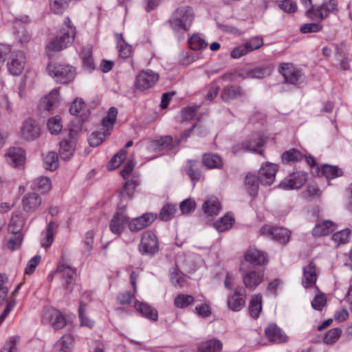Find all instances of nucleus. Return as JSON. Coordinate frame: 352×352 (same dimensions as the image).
Masks as SVG:
<instances>
[{"mask_svg":"<svg viewBox=\"0 0 352 352\" xmlns=\"http://www.w3.org/2000/svg\"><path fill=\"white\" fill-rule=\"evenodd\" d=\"M318 174L324 176L329 180L342 176L343 171L338 166L324 164L318 168Z\"/></svg>","mask_w":352,"mask_h":352,"instance_id":"30","label":"nucleus"},{"mask_svg":"<svg viewBox=\"0 0 352 352\" xmlns=\"http://www.w3.org/2000/svg\"><path fill=\"white\" fill-rule=\"evenodd\" d=\"M278 166L272 163H266L261 166L258 172L260 183L263 185H272L275 179Z\"/></svg>","mask_w":352,"mask_h":352,"instance_id":"12","label":"nucleus"},{"mask_svg":"<svg viewBox=\"0 0 352 352\" xmlns=\"http://www.w3.org/2000/svg\"><path fill=\"white\" fill-rule=\"evenodd\" d=\"M134 307L143 316L153 321H157L158 314L155 309L147 303L136 301Z\"/></svg>","mask_w":352,"mask_h":352,"instance_id":"26","label":"nucleus"},{"mask_svg":"<svg viewBox=\"0 0 352 352\" xmlns=\"http://www.w3.org/2000/svg\"><path fill=\"white\" fill-rule=\"evenodd\" d=\"M135 183L136 180L134 179H131V180H129L124 183L123 188L120 192V195L122 198L131 197L135 188Z\"/></svg>","mask_w":352,"mask_h":352,"instance_id":"58","label":"nucleus"},{"mask_svg":"<svg viewBox=\"0 0 352 352\" xmlns=\"http://www.w3.org/2000/svg\"><path fill=\"white\" fill-rule=\"evenodd\" d=\"M265 333L267 338L271 342L281 343L286 342L287 339V336L283 332L281 329L274 323L269 324L266 327Z\"/></svg>","mask_w":352,"mask_h":352,"instance_id":"23","label":"nucleus"},{"mask_svg":"<svg viewBox=\"0 0 352 352\" xmlns=\"http://www.w3.org/2000/svg\"><path fill=\"white\" fill-rule=\"evenodd\" d=\"M196 203L193 199H186L180 204V210L183 214H187L195 210Z\"/></svg>","mask_w":352,"mask_h":352,"instance_id":"64","label":"nucleus"},{"mask_svg":"<svg viewBox=\"0 0 352 352\" xmlns=\"http://www.w3.org/2000/svg\"><path fill=\"white\" fill-rule=\"evenodd\" d=\"M336 225L331 221H322L318 223L312 230L313 235L321 236L327 235L335 230Z\"/></svg>","mask_w":352,"mask_h":352,"instance_id":"27","label":"nucleus"},{"mask_svg":"<svg viewBox=\"0 0 352 352\" xmlns=\"http://www.w3.org/2000/svg\"><path fill=\"white\" fill-rule=\"evenodd\" d=\"M198 162L195 160H189L186 170L192 182H197L201 177V171L198 168Z\"/></svg>","mask_w":352,"mask_h":352,"instance_id":"41","label":"nucleus"},{"mask_svg":"<svg viewBox=\"0 0 352 352\" xmlns=\"http://www.w3.org/2000/svg\"><path fill=\"white\" fill-rule=\"evenodd\" d=\"M120 41L118 42V54L120 57L126 58L131 56L132 48L124 42L122 34H120Z\"/></svg>","mask_w":352,"mask_h":352,"instance_id":"54","label":"nucleus"},{"mask_svg":"<svg viewBox=\"0 0 352 352\" xmlns=\"http://www.w3.org/2000/svg\"><path fill=\"white\" fill-rule=\"evenodd\" d=\"M335 58L337 62V65L340 66V68L342 70H348L350 68L349 64V58L346 53L344 52H340L338 49H336L335 54Z\"/></svg>","mask_w":352,"mask_h":352,"instance_id":"52","label":"nucleus"},{"mask_svg":"<svg viewBox=\"0 0 352 352\" xmlns=\"http://www.w3.org/2000/svg\"><path fill=\"white\" fill-rule=\"evenodd\" d=\"M127 151L125 148H122L119 153L116 154L108 163L107 168L109 170H115L120 166L126 157Z\"/></svg>","mask_w":352,"mask_h":352,"instance_id":"43","label":"nucleus"},{"mask_svg":"<svg viewBox=\"0 0 352 352\" xmlns=\"http://www.w3.org/2000/svg\"><path fill=\"white\" fill-rule=\"evenodd\" d=\"M44 164L47 170L53 171L58 167V157L56 152H49L44 157Z\"/></svg>","mask_w":352,"mask_h":352,"instance_id":"44","label":"nucleus"},{"mask_svg":"<svg viewBox=\"0 0 352 352\" xmlns=\"http://www.w3.org/2000/svg\"><path fill=\"white\" fill-rule=\"evenodd\" d=\"M279 70L286 82L296 85L302 78L301 72L289 63L280 65Z\"/></svg>","mask_w":352,"mask_h":352,"instance_id":"15","label":"nucleus"},{"mask_svg":"<svg viewBox=\"0 0 352 352\" xmlns=\"http://www.w3.org/2000/svg\"><path fill=\"white\" fill-rule=\"evenodd\" d=\"M245 151H251L257 153L261 155H263V150H259L256 146H251L250 143L242 142L232 147V152L234 155H240Z\"/></svg>","mask_w":352,"mask_h":352,"instance_id":"35","label":"nucleus"},{"mask_svg":"<svg viewBox=\"0 0 352 352\" xmlns=\"http://www.w3.org/2000/svg\"><path fill=\"white\" fill-rule=\"evenodd\" d=\"M342 334V329L340 328H333L330 329L324 336L323 342L327 344L335 343Z\"/></svg>","mask_w":352,"mask_h":352,"instance_id":"51","label":"nucleus"},{"mask_svg":"<svg viewBox=\"0 0 352 352\" xmlns=\"http://www.w3.org/2000/svg\"><path fill=\"white\" fill-rule=\"evenodd\" d=\"M58 227V225L54 222V221H50L47 226V229H46V232H45V236L43 238V241H42V246L43 247H45V248H49L53 241H54V233L56 232V230H57Z\"/></svg>","mask_w":352,"mask_h":352,"instance_id":"36","label":"nucleus"},{"mask_svg":"<svg viewBox=\"0 0 352 352\" xmlns=\"http://www.w3.org/2000/svg\"><path fill=\"white\" fill-rule=\"evenodd\" d=\"M307 179L305 173L296 172L294 173L287 181L282 182L280 186L284 189H298L305 184Z\"/></svg>","mask_w":352,"mask_h":352,"instance_id":"18","label":"nucleus"},{"mask_svg":"<svg viewBox=\"0 0 352 352\" xmlns=\"http://www.w3.org/2000/svg\"><path fill=\"white\" fill-rule=\"evenodd\" d=\"M302 4L307 8V16L312 19L322 20L328 16L330 12L336 10L337 4L334 0H329L324 2L319 7H315L311 0H301Z\"/></svg>","mask_w":352,"mask_h":352,"instance_id":"3","label":"nucleus"},{"mask_svg":"<svg viewBox=\"0 0 352 352\" xmlns=\"http://www.w3.org/2000/svg\"><path fill=\"white\" fill-rule=\"evenodd\" d=\"M282 161L283 163L289 164L298 162L304 157V155L298 150L295 148L289 149L282 154Z\"/></svg>","mask_w":352,"mask_h":352,"instance_id":"37","label":"nucleus"},{"mask_svg":"<svg viewBox=\"0 0 352 352\" xmlns=\"http://www.w3.org/2000/svg\"><path fill=\"white\" fill-rule=\"evenodd\" d=\"M350 232L347 229L342 230L340 232H336L333 236V241L337 245L344 244L348 242Z\"/></svg>","mask_w":352,"mask_h":352,"instance_id":"60","label":"nucleus"},{"mask_svg":"<svg viewBox=\"0 0 352 352\" xmlns=\"http://www.w3.org/2000/svg\"><path fill=\"white\" fill-rule=\"evenodd\" d=\"M43 320H48L52 326L56 329H62L66 324L64 316L56 309H50L45 312Z\"/></svg>","mask_w":352,"mask_h":352,"instance_id":"22","label":"nucleus"},{"mask_svg":"<svg viewBox=\"0 0 352 352\" xmlns=\"http://www.w3.org/2000/svg\"><path fill=\"white\" fill-rule=\"evenodd\" d=\"M176 212V207L173 204H167L164 206L160 213V218L162 221H169L173 217L175 212Z\"/></svg>","mask_w":352,"mask_h":352,"instance_id":"59","label":"nucleus"},{"mask_svg":"<svg viewBox=\"0 0 352 352\" xmlns=\"http://www.w3.org/2000/svg\"><path fill=\"white\" fill-rule=\"evenodd\" d=\"M249 313L250 316L256 319L259 317L262 310V296L261 294L254 295L249 303Z\"/></svg>","mask_w":352,"mask_h":352,"instance_id":"32","label":"nucleus"},{"mask_svg":"<svg viewBox=\"0 0 352 352\" xmlns=\"http://www.w3.org/2000/svg\"><path fill=\"white\" fill-rule=\"evenodd\" d=\"M261 234L267 236L272 239L285 244L290 238L289 231L282 227L264 225L260 230Z\"/></svg>","mask_w":352,"mask_h":352,"instance_id":"5","label":"nucleus"},{"mask_svg":"<svg viewBox=\"0 0 352 352\" xmlns=\"http://www.w3.org/2000/svg\"><path fill=\"white\" fill-rule=\"evenodd\" d=\"M70 0H50V10L56 14H62L69 6Z\"/></svg>","mask_w":352,"mask_h":352,"instance_id":"46","label":"nucleus"},{"mask_svg":"<svg viewBox=\"0 0 352 352\" xmlns=\"http://www.w3.org/2000/svg\"><path fill=\"white\" fill-rule=\"evenodd\" d=\"M194 302V297L191 295L184 294H178L174 300V304L177 308L184 309Z\"/></svg>","mask_w":352,"mask_h":352,"instance_id":"49","label":"nucleus"},{"mask_svg":"<svg viewBox=\"0 0 352 352\" xmlns=\"http://www.w3.org/2000/svg\"><path fill=\"white\" fill-rule=\"evenodd\" d=\"M322 26L319 23H305L300 26V31L303 34L318 32L320 31Z\"/></svg>","mask_w":352,"mask_h":352,"instance_id":"63","label":"nucleus"},{"mask_svg":"<svg viewBox=\"0 0 352 352\" xmlns=\"http://www.w3.org/2000/svg\"><path fill=\"white\" fill-rule=\"evenodd\" d=\"M272 72L270 67H255L248 72V75L250 78H263L269 76Z\"/></svg>","mask_w":352,"mask_h":352,"instance_id":"55","label":"nucleus"},{"mask_svg":"<svg viewBox=\"0 0 352 352\" xmlns=\"http://www.w3.org/2000/svg\"><path fill=\"white\" fill-rule=\"evenodd\" d=\"M52 188L51 181L47 177H39L33 183L32 188L42 193L48 192Z\"/></svg>","mask_w":352,"mask_h":352,"instance_id":"39","label":"nucleus"},{"mask_svg":"<svg viewBox=\"0 0 352 352\" xmlns=\"http://www.w3.org/2000/svg\"><path fill=\"white\" fill-rule=\"evenodd\" d=\"M264 44L262 37L256 36L252 37L245 43L250 52L261 48Z\"/></svg>","mask_w":352,"mask_h":352,"instance_id":"61","label":"nucleus"},{"mask_svg":"<svg viewBox=\"0 0 352 352\" xmlns=\"http://www.w3.org/2000/svg\"><path fill=\"white\" fill-rule=\"evenodd\" d=\"M278 7L284 12L294 13L297 10V5L292 0H283L278 2Z\"/></svg>","mask_w":352,"mask_h":352,"instance_id":"62","label":"nucleus"},{"mask_svg":"<svg viewBox=\"0 0 352 352\" xmlns=\"http://www.w3.org/2000/svg\"><path fill=\"white\" fill-rule=\"evenodd\" d=\"M157 216L153 213H146L141 217L133 219L129 223V228L132 232L140 231L151 224Z\"/></svg>","mask_w":352,"mask_h":352,"instance_id":"16","label":"nucleus"},{"mask_svg":"<svg viewBox=\"0 0 352 352\" xmlns=\"http://www.w3.org/2000/svg\"><path fill=\"white\" fill-rule=\"evenodd\" d=\"M41 204V198L35 192L25 195L22 199L23 208L27 212H34Z\"/></svg>","mask_w":352,"mask_h":352,"instance_id":"25","label":"nucleus"},{"mask_svg":"<svg viewBox=\"0 0 352 352\" xmlns=\"http://www.w3.org/2000/svg\"><path fill=\"white\" fill-rule=\"evenodd\" d=\"M86 308L87 305L85 303L80 302L79 307V316L81 320V325L92 328L94 325V322L87 316Z\"/></svg>","mask_w":352,"mask_h":352,"instance_id":"57","label":"nucleus"},{"mask_svg":"<svg viewBox=\"0 0 352 352\" xmlns=\"http://www.w3.org/2000/svg\"><path fill=\"white\" fill-rule=\"evenodd\" d=\"M194 19L192 8L188 6H181L173 12L168 23L173 32L184 34L190 30Z\"/></svg>","mask_w":352,"mask_h":352,"instance_id":"1","label":"nucleus"},{"mask_svg":"<svg viewBox=\"0 0 352 352\" xmlns=\"http://www.w3.org/2000/svg\"><path fill=\"white\" fill-rule=\"evenodd\" d=\"M74 338L71 334H65L56 343L55 352H72L73 348Z\"/></svg>","mask_w":352,"mask_h":352,"instance_id":"29","label":"nucleus"},{"mask_svg":"<svg viewBox=\"0 0 352 352\" xmlns=\"http://www.w3.org/2000/svg\"><path fill=\"white\" fill-rule=\"evenodd\" d=\"M220 210V202L215 197H208L203 204V210L208 216L217 215Z\"/></svg>","mask_w":352,"mask_h":352,"instance_id":"28","label":"nucleus"},{"mask_svg":"<svg viewBox=\"0 0 352 352\" xmlns=\"http://www.w3.org/2000/svg\"><path fill=\"white\" fill-rule=\"evenodd\" d=\"M264 272L262 270L250 268L242 271L243 281L245 287L254 290L263 281Z\"/></svg>","mask_w":352,"mask_h":352,"instance_id":"7","label":"nucleus"},{"mask_svg":"<svg viewBox=\"0 0 352 352\" xmlns=\"http://www.w3.org/2000/svg\"><path fill=\"white\" fill-rule=\"evenodd\" d=\"M74 152V142L68 140H64L60 142L59 155L64 160H69Z\"/></svg>","mask_w":352,"mask_h":352,"instance_id":"34","label":"nucleus"},{"mask_svg":"<svg viewBox=\"0 0 352 352\" xmlns=\"http://www.w3.org/2000/svg\"><path fill=\"white\" fill-rule=\"evenodd\" d=\"M21 135L28 140H32L40 135V129L32 119L26 120L21 127Z\"/></svg>","mask_w":352,"mask_h":352,"instance_id":"21","label":"nucleus"},{"mask_svg":"<svg viewBox=\"0 0 352 352\" xmlns=\"http://www.w3.org/2000/svg\"><path fill=\"white\" fill-rule=\"evenodd\" d=\"M25 56L22 51L12 52L8 58L7 66L10 73L14 76L21 74L24 69Z\"/></svg>","mask_w":352,"mask_h":352,"instance_id":"8","label":"nucleus"},{"mask_svg":"<svg viewBox=\"0 0 352 352\" xmlns=\"http://www.w3.org/2000/svg\"><path fill=\"white\" fill-rule=\"evenodd\" d=\"M47 126L48 129L52 134H58L63 129L62 122L60 116H56L49 119Z\"/></svg>","mask_w":352,"mask_h":352,"instance_id":"50","label":"nucleus"},{"mask_svg":"<svg viewBox=\"0 0 352 352\" xmlns=\"http://www.w3.org/2000/svg\"><path fill=\"white\" fill-rule=\"evenodd\" d=\"M129 221V218L124 214L123 210L118 211L111 219L110 223V230L115 234H120L126 223Z\"/></svg>","mask_w":352,"mask_h":352,"instance_id":"19","label":"nucleus"},{"mask_svg":"<svg viewBox=\"0 0 352 352\" xmlns=\"http://www.w3.org/2000/svg\"><path fill=\"white\" fill-rule=\"evenodd\" d=\"M56 273L60 274L65 292L71 293L76 277V270L67 264H60L56 269Z\"/></svg>","mask_w":352,"mask_h":352,"instance_id":"6","label":"nucleus"},{"mask_svg":"<svg viewBox=\"0 0 352 352\" xmlns=\"http://www.w3.org/2000/svg\"><path fill=\"white\" fill-rule=\"evenodd\" d=\"M158 250L157 236L153 232H148L142 234L140 251L143 254H153Z\"/></svg>","mask_w":352,"mask_h":352,"instance_id":"11","label":"nucleus"},{"mask_svg":"<svg viewBox=\"0 0 352 352\" xmlns=\"http://www.w3.org/2000/svg\"><path fill=\"white\" fill-rule=\"evenodd\" d=\"M245 96V92L239 85H228L223 88L221 93V99L226 102Z\"/></svg>","mask_w":352,"mask_h":352,"instance_id":"17","label":"nucleus"},{"mask_svg":"<svg viewBox=\"0 0 352 352\" xmlns=\"http://www.w3.org/2000/svg\"><path fill=\"white\" fill-rule=\"evenodd\" d=\"M24 225V219L20 213H14L11 217L8 230L13 234H21V231Z\"/></svg>","mask_w":352,"mask_h":352,"instance_id":"33","label":"nucleus"},{"mask_svg":"<svg viewBox=\"0 0 352 352\" xmlns=\"http://www.w3.org/2000/svg\"><path fill=\"white\" fill-rule=\"evenodd\" d=\"M245 260L256 265H264L268 261L267 256L265 252L254 248H250L246 252Z\"/></svg>","mask_w":352,"mask_h":352,"instance_id":"24","label":"nucleus"},{"mask_svg":"<svg viewBox=\"0 0 352 352\" xmlns=\"http://www.w3.org/2000/svg\"><path fill=\"white\" fill-rule=\"evenodd\" d=\"M203 164L208 169L220 168L223 166L221 157L213 153H205L202 159Z\"/></svg>","mask_w":352,"mask_h":352,"instance_id":"31","label":"nucleus"},{"mask_svg":"<svg viewBox=\"0 0 352 352\" xmlns=\"http://www.w3.org/2000/svg\"><path fill=\"white\" fill-rule=\"evenodd\" d=\"M169 272L170 279L173 286L175 287H182L185 281V277L177 266L172 267Z\"/></svg>","mask_w":352,"mask_h":352,"instance_id":"38","label":"nucleus"},{"mask_svg":"<svg viewBox=\"0 0 352 352\" xmlns=\"http://www.w3.org/2000/svg\"><path fill=\"white\" fill-rule=\"evenodd\" d=\"M233 221L234 219L232 217L225 215L219 220L217 221L214 223V226L219 232H222L230 229L232 227Z\"/></svg>","mask_w":352,"mask_h":352,"instance_id":"47","label":"nucleus"},{"mask_svg":"<svg viewBox=\"0 0 352 352\" xmlns=\"http://www.w3.org/2000/svg\"><path fill=\"white\" fill-rule=\"evenodd\" d=\"M246 301V292L242 287H236L233 294L227 299L228 307L233 311H239L242 309Z\"/></svg>","mask_w":352,"mask_h":352,"instance_id":"10","label":"nucleus"},{"mask_svg":"<svg viewBox=\"0 0 352 352\" xmlns=\"http://www.w3.org/2000/svg\"><path fill=\"white\" fill-rule=\"evenodd\" d=\"M59 92L53 89L48 95L42 98L38 104V109L42 111H50L59 102Z\"/></svg>","mask_w":352,"mask_h":352,"instance_id":"20","label":"nucleus"},{"mask_svg":"<svg viewBox=\"0 0 352 352\" xmlns=\"http://www.w3.org/2000/svg\"><path fill=\"white\" fill-rule=\"evenodd\" d=\"M318 273V270L313 262H310L309 265L304 267L303 276L302 278V286L305 288H309L315 286Z\"/></svg>","mask_w":352,"mask_h":352,"instance_id":"14","label":"nucleus"},{"mask_svg":"<svg viewBox=\"0 0 352 352\" xmlns=\"http://www.w3.org/2000/svg\"><path fill=\"white\" fill-rule=\"evenodd\" d=\"M222 343L219 340H211L204 342L197 352H221Z\"/></svg>","mask_w":352,"mask_h":352,"instance_id":"40","label":"nucleus"},{"mask_svg":"<svg viewBox=\"0 0 352 352\" xmlns=\"http://www.w3.org/2000/svg\"><path fill=\"white\" fill-rule=\"evenodd\" d=\"M260 180L258 176L256 177L255 175L248 174L245 179V185L249 192V193L253 196L257 191L258 188Z\"/></svg>","mask_w":352,"mask_h":352,"instance_id":"42","label":"nucleus"},{"mask_svg":"<svg viewBox=\"0 0 352 352\" xmlns=\"http://www.w3.org/2000/svg\"><path fill=\"white\" fill-rule=\"evenodd\" d=\"M76 29L69 17L65 18L63 27L56 36L50 43L48 48L53 52H60L65 49L74 41Z\"/></svg>","mask_w":352,"mask_h":352,"instance_id":"2","label":"nucleus"},{"mask_svg":"<svg viewBox=\"0 0 352 352\" xmlns=\"http://www.w3.org/2000/svg\"><path fill=\"white\" fill-rule=\"evenodd\" d=\"M159 79L157 73L153 71H142L136 76L135 87L136 89L144 91L154 85Z\"/></svg>","mask_w":352,"mask_h":352,"instance_id":"9","label":"nucleus"},{"mask_svg":"<svg viewBox=\"0 0 352 352\" xmlns=\"http://www.w3.org/2000/svg\"><path fill=\"white\" fill-rule=\"evenodd\" d=\"M188 45L191 50H199L206 47L208 43L199 34H193L188 38Z\"/></svg>","mask_w":352,"mask_h":352,"instance_id":"45","label":"nucleus"},{"mask_svg":"<svg viewBox=\"0 0 352 352\" xmlns=\"http://www.w3.org/2000/svg\"><path fill=\"white\" fill-rule=\"evenodd\" d=\"M8 163L13 167L21 168L24 166L25 153L23 149L19 147L10 148L6 155Z\"/></svg>","mask_w":352,"mask_h":352,"instance_id":"13","label":"nucleus"},{"mask_svg":"<svg viewBox=\"0 0 352 352\" xmlns=\"http://www.w3.org/2000/svg\"><path fill=\"white\" fill-rule=\"evenodd\" d=\"M111 132L107 129V132L96 131L93 132L89 139V144L91 146H98L103 142L105 138L110 135Z\"/></svg>","mask_w":352,"mask_h":352,"instance_id":"48","label":"nucleus"},{"mask_svg":"<svg viewBox=\"0 0 352 352\" xmlns=\"http://www.w3.org/2000/svg\"><path fill=\"white\" fill-rule=\"evenodd\" d=\"M47 69L49 74L60 83H67L75 77V70L69 65L51 63L47 65Z\"/></svg>","mask_w":352,"mask_h":352,"instance_id":"4","label":"nucleus"},{"mask_svg":"<svg viewBox=\"0 0 352 352\" xmlns=\"http://www.w3.org/2000/svg\"><path fill=\"white\" fill-rule=\"evenodd\" d=\"M117 114V109L111 107L108 111L107 115L102 120V124L107 128H112L116 122Z\"/></svg>","mask_w":352,"mask_h":352,"instance_id":"56","label":"nucleus"},{"mask_svg":"<svg viewBox=\"0 0 352 352\" xmlns=\"http://www.w3.org/2000/svg\"><path fill=\"white\" fill-rule=\"evenodd\" d=\"M335 58L337 62V65L340 66V68L342 70H348L350 68L349 64V58L346 53L344 52H340L338 49H336L335 54Z\"/></svg>","mask_w":352,"mask_h":352,"instance_id":"53","label":"nucleus"}]
</instances>
